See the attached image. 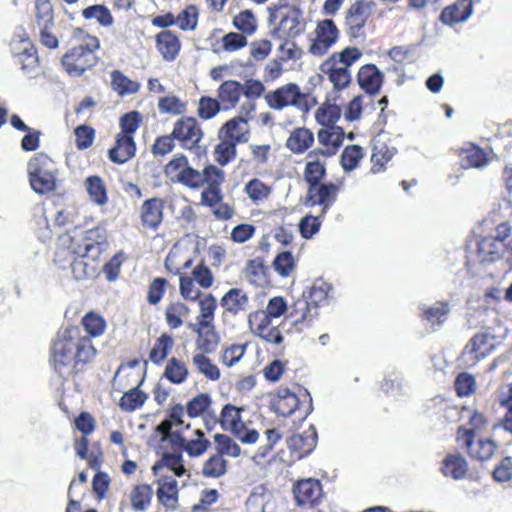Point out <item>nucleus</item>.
<instances>
[{"mask_svg": "<svg viewBox=\"0 0 512 512\" xmlns=\"http://www.w3.org/2000/svg\"><path fill=\"white\" fill-rule=\"evenodd\" d=\"M82 326L88 336L82 335L79 328L70 327L60 332L53 344L52 361L55 370L61 376L77 373L97 354L90 338L104 333L105 320L100 315L90 312L83 317Z\"/></svg>", "mask_w": 512, "mask_h": 512, "instance_id": "nucleus-1", "label": "nucleus"}, {"mask_svg": "<svg viewBox=\"0 0 512 512\" xmlns=\"http://www.w3.org/2000/svg\"><path fill=\"white\" fill-rule=\"evenodd\" d=\"M73 47L63 56L62 65L70 75L80 76L97 63L95 51L100 42L81 28L72 33Z\"/></svg>", "mask_w": 512, "mask_h": 512, "instance_id": "nucleus-2", "label": "nucleus"}, {"mask_svg": "<svg viewBox=\"0 0 512 512\" xmlns=\"http://www.w3.org/2000/svg\"><path fill=\"white\" fill-rule=\"evenodd\" d=\"M96 238H101L99 230L87 231L83 243L76 249L79 257L71 264L72 273L76 280L93 278L97 274L95 259L101 253V242Z\"/></svg>", "mask_w": 512, "mask_h": 512, "instance_id": "nucleus-3", "label": "nucleus"}, {"mask_svg": "<svg viewBox=\"0 0 512 512\" xmlns=\"http://www.w3.org/2000/svg\"><path fill=\"white\" fill-rule=\"evenodd\" d=\"M217 304L212 294H208L199 300V315L197 323L191 327L198 334L197 346L203 352L209 353L216 344L214 331V314Z\"/></svg>", "mask_w": 512, "mask_h": 512, "instance_id": "nucleus-4", "label": "nucleus"}, {"mask_svg": "<svg viewBox=\"0 0 512 512\" xmlns=\"http://www.w3.org/2000/svg\"><path fill=\"white\" fill-rule=\"evenodd\" d=\"M56 165L44 153L35 155L28 162V174L32 189L38 194L52 191L56 185Z\"/></svg>", "mask_w": 512, "mask_h": 512, "instance_id": "nucleus-5", "label": "nucleus"}, {"mask_svg": "<svg viewBox=\"0 0 512 512\" xmlns=\"http://www.w3.org/2000/svg\"><path fill=\"white\" fill-rule=\"evenodd\" d=\"M264 99L269 108L277 111L289 106L302 112H307L310 109L309 95L303 93L299 86L294 83H287L269 91L265 94Z\"/></svg>", "mask_w": 512, "mask_h": 512, "instance_id": "nucleus-6", "label": "nucleus"}, {"mask_svg": "<svg viewBox=\"0 0 512 512\" xmlns=\"http://www.w3.org/2000/svg\"><path fill=\"white\" fill-rule=\"evenodd\" d=\"M447 416L457 415L460 426L457 430V439L462 441L469 438H476L487 429L488 421L486 417L477 410L470 407H449L446 410Z\"/></svg>", "mask_w": 512, "mask_h": 512, "instance_id": "nucleus-7", "label": "nucleus"}, {"mask_svg": "<svg viewBox=\"0 0 512 512\" xmlns=\"http://www.w3.org/2000/svg\"><path fill=\"white\" fill-rule=\"evenodd\" d=\"M278 25L273 29V36L278 39L295 38L305 31L303 12L296 6L284 7L278 12Z\"/></svg>", "mask_w": 512, "mask_h": 512, "instance_id": "nucleus-8", "label": "nucleus"}, {"mask_svg": "<svg viewBox=\"0 0 512 512\" xmlns=\"http://www.w3.org/2000/svg\"><path fill=\"white\" fill-rule=\"evenodd\" d=\"M339 38V30L331 19L318 21L311 34L309 52L314 56L325 55Z\"/></svg>", "mask_w": 512, "mask_h": 512, "instance_id": "nucleus-9", "label": "nucleus"}, {"mask_svg": "<svg viewBox=\"0 0 512 512\" xmlns=\"http://www.w3.org/2000/svg\"><path fill=\"white\" fill-rule=\"evenodd\" d=\"M248 325L254 335L268 343L279 345L283 342L278 324L262 309L255 310L248 315Z\"/></svg>", "mask_w": 512, "mask_h": 512, "instance_id": "nucleus-10", "label": "nucleus"}, {"mask_svg": "<svg viewBox=\"0 0 512 512\" xmlns=\"http://www.w3.org/2000/svg\"><path fill=\"white\" fill-rule=\"evenodd\" d=\"M166 176L174 183L195 188L200 181V171L192 168L184 155H177L165 166Z\"/></svg>", "mask_w": 512, "mask_h": 512, "instance_id": "nucleus-11", "label": "nucleus"}, {"mask_svg": "<svg viewBox=\"0 0 512 512\" xmlns=\"http://www.w3.org/2000/svg\"><path fill=\"white\" fill-rule=\"evenodd\" d=\"M10 48L16 61L21 64L23 72L28 75H36L39 59L30 39L15 36L11 41Z\"/></svg>", "mask_w": 512, "mask_h": 512, "instance_id": "nucleus-12", "label": "nucleus"}, {"mask_svg": "<svg viewBox=\"0 0 512 512\" xmlns=\"http://www.w3.org/2000/svg\"><path fill=\"white\" fill-rule=\"evenodd\" d=\"M375 3L370 0H358L346 11L345 23L352 38L363 35V28L372 15Z\"/></svg>", "mask_w": 512, "mask_h": 512, "instance_id": "nucleus-13", "label": "nucleus"}, {"mask_svg": "<svg viewBox=\"0 0 512 512\" xmlns=\"http://www.w3.org/2000/svg\"><path fill=\"white\" fill-rule=\"evenodd\" d=\"M172 136L184 149H193L203 138V131L194 117H182L175 122Z\"/></svg>", "mask_w": 512, "mask_h": 512, "instance_id": "nucleus-14", "label": "nucleus"}, {"mask_svg": "<svg viewBox=\"0 0 512 512\" xmlns=\"http://www.w3.org/2000/svg\"><path fill=\"white\" fill-rule=\"evenodd\" d=\"M495 348V338L488 332L475 334L466 344L462 358L466 363L475 364L487 357Z\"/></svg>", "mask_w": 512, "mask_h": 512, "instance_id": "nucleus-15", "label": "nucleus"}, {"mask_svg": "<svg viewBox=\"0 0 512 512\" xmlns=\"http://www.w3.org/2000/svg\"><path fill=\"white\" fill-rule=\"evenodd\" d=\"M246 118L239 116L227 121L219 131V139H228L237 143H246L250 137V127L248 124L249 113L255 110V105L248 104Z\"/></svg>", "mask_w": 512, "mask_h": 512, "instance_id": "nucleus-16", "label": "nucleus"}, {"mask_svg": "<svg viewBox=\"0 0 512 512\" xmlns=\"http://www.w3.org/2000/svg\"><path fill=\"white\" fill-rule=\"evenodd\" d=\"M339 186L334 183H319L309 186L307 201L311 206H321L320 216H324L327 210L337 199Z\"/></svg>", "mask_w": 512, "mask_h": 512, "instance_id": "nucleus-17", "label": "nucleus"}, {"mask_svg": "<svg viewBox=\"0 0 512 512\" xmlns=\"http://www.w3.org/2000/svg\"><path fill=\"white\" fill-rule=\"evenodd\" d=\"M384 82V73L372 63L360 67L357 73V83L367 96L377 95Z\"/></svg>", "mask_w": 512, "mask_h": 512, "instance_id": "nucleus-18", "label": "nucleus"}, {"mask_svg": "<svg viewBox=\"0 0 512 512\" xmlns=\"http://www.w3.org/2000/svg\"><path fill=\"white\" fill-rule=\"evenodd\" d=\"M302 295L317 311L328 306L334 299L333 287L323 279H316L312 285L303 291Z\"/></svg>", "mask_w": 512, "mask_h": 512, "instance_id": "nucleus-19", "label": "nucleus"}, {"mask_svg": "<svg viewBox=\"0 0 512 512\" xmlns=\"http://www.w3.org/2000/svg\"><path fill=\"white\" fill-rule=\"evenodd\" d=\"M320 70L337 90H343L351 83L350 69L339 64L335 58H327L320 65Z\"/></svg>", "mask_w": 512, "mask_h": 512, "instance_id": "nucleus-20", "label": "nucleus"}, {"mask_svg": "<svg viewBox=\"0 0 512 512\" xmlns=\"http://www.w3.org/2000/svg\"><path fill=\"white\" fill-rule=\"evenodd\" d=\"M293 493L299 506H312L320 499L322 487L318 480L308 478L297 482Z\"/></svg>", "mask_w": 512, "mask_h": 512, "instance_id": "nucleus-21", "label": "nucleus"}, {"mask_svg": "<svg viewBox=\"0 0 512 512\" xmlns=\"http://www.w3.org/2000/svg\"><path fill=\"white\" fill-rule=\"evenodd\" d=\"M467 449L471 458L479 461L489 460L495 453L497 445L493 439L482 438H469L460 441Z\"/></svg>", "mask_w": 512, "mask_h": 512, "instance_id": "nucleus-22", "label": "nucleus"}, {"mask_svg": "<svg viewBox=\"0 0 512 512\" xmlns=\"http://www.w3.org/2000/svg\"><path fill=\"white\" fill-rule=\"evenodd\" d=\"M273 411L282 417H290L299 410V399L287 388H279L272 400Z\"/></svg>", "mask_w": 512, "mask_h": 512, "instance_id": "nucleus-23", "label": "nucleus"}, {"mask_svg": "<svg viewBox=\"0 0 512 512\" xmlns=\"http://www.w3.org/2000/svg\"><path fill=\"white\" fill-rule=\"evenodd\" d=\"M157 497L167 509L173 510L177 507L178 488L173 475L161 474V477H158Z\"/></svg>", "mask_w": 512, "mask_h": 512, "instance_id": "nucleus-24", "label": "nucleus"}, {"mask_svg": "<svg viewBox=\"0 0 512 512\" xmlns=\"http://www.w3.org/2000/svg\"><path fill=\"white\" fill-rule=\"evenodd\" d=\"M473 13V3L466 0H457L454 4L443 9L440 19L445 25L453 26L467 21Z\"/></svg>", "mask_w": 512, "mask_h": 512, "instance_id": "nucleus-25", "label": "nucleus"}, {"mask_svg": "<svg viewBox=\"0 0 512 512\" xmlns=\"http://www.w3.org/2000/svg\"><path fill=\"white\" fill-rule=\"evenodd\" d=\"M156 48L165 61H174L181 49V42L178 36L170 31L163 30L155 37Z\"/></svg>", "mask_w": 512, "mask_h": 512, "instance_id": "nucleus-26", "label": "nucleus"}, {"mask_svg": "<svg viewBox=\"0 0 512 512\" xmlns=\"http://www.w3.org/2000/svg\"><path fill=\"white\" fill-rule=\"evenodd\" d=\"M243 93L242 84L235 80L223 82L218 90L217 97L223 111H228L236 107Z\"/></svg>", "mask_w": 512, "mask_h": 512, "instance_id": "nucleus-27", "label": "nucleus"}, {"mask_svg": "<svg viewBox=\"0 0 512 512\" xmlns=\"http://www.w3.org/2000/svg\"><path fill=\"white\" fill-rule=\"evenodd\" d=\"M135 152L134 138L124 134H117L115 146L109 150V159L114 163L124 164L135 155Z\"/></svg>", "mask_w": 512, "mask_h": 512, "instance_id": "nucleus-28", "label": "nucleus"}, {"mask_svg": "<svg viewBox=\"0 0 512 512\" xmlns=\"http://www.w3.org/2000/svg\"><path fill=\"white\" fill-rule=\"evenodd\" d=\"M344 130L339 126H330L318 131V140L320 144L326 147L325 150H317L323 156H329L343 144Z\"/></svg>", "mask_w": 512, "mask_h": 512, "instance_id": "nucleus-29", "label": "nucleus"}, {"mask_svg": "<svg viewBox=\"0 0 512 512\" xmlns=\"http://www.w3.org/2000/svg\"><path fill=\"white\" fill-rule=\"evenodd\" d=\"M317 444V433L313 427L300 434L293 435L288 442L290 450L298 453V457H304L314 450Z\"/></svg>", "mask_w": 512, "mask_h": 512, "instance_id": "nucleus-30", "label": "nucleus"}, {"mask_svg": "<svg viewBox=\"0 0 512 512\" xmlns=\"http://www.w3.org/2000/svg\"><path fill=\"white\" fill-rule=\"evenodd\" d=\"M318 316V311L312 307L307 299L302 295L301 298L294 301L288 310L287 318L292 325L312 322Z\"/></svg>", "mask_w": 512, "mask_h": 512, "instance_id": "nucleus-31", "label": "nucleus"}, {"mask_svg": "<svg viewBox=\"0 0 512 512\" xmlns=\"http://www.w3.org/2000/svg\"><path fill=\"white\" fill-rule=\"evenodd\" d=\"M153 473L156 477H161V474L172 472L174 476L181 477L186 473V468L182 463V455L175 453H166L162 458L156 462L152 467Z\"/></svg>", "mask_w": 512, "mask_h": 512, "instance_id": "nucleus-32", "label": "nucleus"}, {"mask_svg": "<svg viewBox=\"0 0 512 512\" xmlns=\"http://www.w3.org/2000/svg\"><path fill=\"white\" fill-rule=\"evenodd\" d=\"M397 150L395 147L388 146L387 144L376 140L373 144L371 155V169L372 174H378L385 171L386 164L392 160Z\"/></svg>", "mask_w": 512, "mask_h": 512, "instance_id": "nucleus-33", "label": "nucleus"}, {"mask_svg": "<svg viewBox=\"0 0 512 512\" xmlns=\"http://www.w3.org/2000/svg\"><path fill=\"white\" fill-rule=\"evenodd\" d=\"M157 109L161 115L179 116L187 112L188 102L174 93H167L159 97Z\"/></svg>", "mask_w": 512, "mask_h": 512, "instance_id": "nucleus-34", "label": "nucleus"}, {"mask_svg": "<svg viewBox=\"0 0 512 512\" xmlns=\"http://www.w3.org/2000/svg\"><path fill=\"white\" fill-rule=\"evenodd\" d=\"M249 303L248 295L241 289L232 288L221 299L222 307L232 315L246 311Z\"/></svg>", "mask_w": 512, "mask_h": 512, "instance_id": "nucleus-35", "label": "nucleus"}, {"mask_svg": "<svg viewBox=\"0 0 512 512\" xmlns=\"http://www.w3.org/2000/svg\"><path fill=\"white\" fill-rule=\"evenodd\" d=\"M314 143V134L308 128L294 129L286 141L287 148L295 154L304 153Z\"/></svg>", "mask_w": 512, "mask_h": 512, "instance_id": "nucleus-36", "label": "nucleus"}, {"mask_svg": "<svg viewBox=\"0 0 512 512\" xmlns=\"http://www.w3.org/2000/svg\"><path fill=\"white\" fill-rule=\"evenodd\" d=\"M141 219L144 226L156 229L163 219V204L153 198L145 201L141 207Z\"/></svg>", "mask_w": 512, "mask_h": 512, "instance_id": "nucleus-37", "label": "nucleus"}, {"mask_svg": "<svg viewBox=\"0 0 512 512\" xmlns=\"http://www.w3.org/2000/svg\"><path fill=\"white\" fill-rule=\"evenodd\" d=\"M461 166L467 168H482L487 162L486 153L474 144H468L461 149Z\"/></svg>", "mask_w": 512, "mask_h": 512, "instance_id": "nucleus-38", "label": "nucleus"}, {"mask_svg": "<svg viewBox=\"0 0 512 512\" xmlns=\"http://www.w3.org/2000/svg\"><path fill=\"white\" fill-rule=\"evenodd\" d=\"M84 186L89 195L90 200L94 204L98 206H104L107 204V188L102 178L96 175L89 176L85 179Z\"/></svg>", "mask_w": 512, "mask_h": 512, "instance_id": "nucleus-39", "label": "nucleus"}, {"mask_svg": "<svg viewBox=\"0 0 512 512\" xmlns=\"http://www.w3.org/2000/svg\"><path fill=\"white\" fill-rule=\"evenodd\" d=\"M441 471L445 476L459 480L465 477L468 471V464L463 456L450 454L443 460Z\"/></svg>", "mask_w": 512, "mask_h": 512, "instance_id": "nucleus-40", "label": "nucleus"}, {"mask_svg": "<svg viewBox=\"0 0 512 512\" xmlns=\"http://www.w3.org/2000/svg\"><path fill=\"white\" fill-rule=\"evenodd\" d=\"M244 192L253 204L261 205L269 199L272 187L258 178H253L245 184Z\"/></svg>", "mask_w": 512, "mask_h": 512, "instance_id": "nucleus-41", "label": "nucleus"}, {"mask_svg": "<svg viewBox=\"0 0 512 512\" xmlns=\"http://www.w3.org/2000/svg\"><path fill=\"white\" fill-rule=\"evenodd\" d=\"M188 375L189 370L184 361L176 357H172L167 361L163 377L170 383L180 385L187 380Z\"/></svg>", "mask_w": 512, "mask_h": 512, "instance_id": "nucleus-42", "label": "nucleus"}, {"mask_svg": "<svg viewBox=\"0 0 512 512\" xmlns=\"http://www.w3.org/2000/svg\"><path fill=\"white\" fill-rule=\"evenodd\" d=\"M424 318L433 326H441L450 313V303L445 300L437 301L431 306H422Z\"/></svg>", "mask_w": 512, "mask_h": 512, "instance_id": "nucleus-43", "label": "nucleus"}, {"mask_svg": "<svg viewBox=\"0 0 512 512\" xmlns=\"http://www.w3.org/2000/svg\"><path fill=\"white\" fill-rule=\"evenodd\" d=\"M111 86L121 97L135 94L140 89V83L128 78L119 70L111 72Z\"/></svg>", "mask_w": 512, "mask_h": 512, "instance_id": "nucleus-44", "label": "nucleus"}, {"mask_svg": "<svg viewBox=\"0 0 512 512\" xmlns=\"http://www.w3.org/2000/svg\"><path fill=\"white\" fill-rule=\"evenodd\" d=\"M382 391L394 398L407 394L408 387L402 374L398 371L389 372L381 384Z\"/></svg>", "mask_w": 512, "mask_h": 512, "instance_id": "nucleus-45", "label": "nucleus"}, {"mask_svg": "<svg viewBox=\"0 0 512 512\" xmlns=\"http://www.w3.org/2000/svg\"><path fill=\"white\" fill-rule=\"evenodd\" d=\"M320 154L318 151L314 150L310 152L307 156V164L305 168L304 177L305 180L313 186L314 184H319L320 180L324 177L326 173L325 164L321 162L317 155Z\"/></svg>", "mask_w": 512, "mask_h": 512, "instance_id": "nucleus-46", "label": "nucleus"}, {"mask_svg": "<svg viewBox=\"0 0 512 512\" xmlns=\"http://www.w3.org/2000/svg\"><path fill=\"white\" fill-rule=\"evenodd\" d=\"M192 364L197 371L211 381H217L221 377V372L203 352H197L192 357Z\"/></svg>", "mask_w": 512, "mask_h": 512, "instance_id": "nucleus-47", "label": "nucleus"}, {"mask_svg": "<svg viewBox=\"0 0 512 512\" xmlns=\"http://www.w3.org/2000/svg\"><path fill=\"white\" fill-rule=\"evenodd\" d=\"M227 472V461L220 454L211 455L204 461L201 469V474L206 478H220Z\"/></svg>", "mask_w": 512, "mask_h": 512, "instance_id": "nucleus-48", "label": "nucleus"}, {"mask_svg": "<svg viewBox=\"0 0 512 512\" xmlns=\"http://www.w3.org/2000/svg\"><path fill=\"white\" fill-rule=\"evenodd\" d=\"M153 489L148 484H141L134 487L130 494L132 508L135 511H145L152 499Z\"/></svg>", "mask_w": 512, "mask_h": 512, "instance_id": "nucleus-49", "label": "nucleus"}, {"mask_svg": "<svg viewBox=\"0 0 512 512\" xmlns=\"http://www.w3.org/2000/svg\"><path fill=\"white\" fill-rule=\"evenodd\" d=\"M174 346L173 338L170 335L162 334L155 342L150 351L149 359L156 365H160L168 356Z\"/></svg>", "mask_w": 512, "mask_h": 512, "instance_id": "nucleus-50", "label": "nucleus"}, {"mask_svg": "<svg viewBox=\"0 0 512 512\" xmlns=\"http://www.w3.org/2000/svg\"><path fill=\"white\" fill-rule=\"evenodd\" d=\"M194 436L186 441L183 450L191 457H200L208 450L211 443L200 429L194 431Z\"/></svg>", "mask_w": 512, "mask_h": 512, "instance_id": "nucleus-51", "label": "nucleus"}, {"mask_svg": "<svg viewBox=\"0 0 512 512\" xmlns=\"http://www.w3.org/2000/svg\"><path fill=\"white\" fill-rule=\"evenodd\" d=\"M190 312L188 306L182 302L170 303L165 311L166 322L172 329H177L183 325V317Z\"/></svg>", "mask_w": 512, "mask_h": 512, "instance_id": "nucleus-52", "label": "nucleus"}, {"mask_svg": "<svg viewBox=\"0 0 512 512\" xmlns=\"http://www.w3.org/2000/svg\"><path fill=\"white\" fill-rule=\"evenodd\" d=\"M341 116V109L338 105L332 103L322 104L316 111L315 118L317 122L326 127L334 126Z\"/></svg>", "mask_w": 512, "mask_h": 512, "instance_id": "nucleus-53", "label": "nucleus"}, {"mask_svg": "<svg viewBox=\"0 0 512 512\" xmlns=\"http://www.w3.org/2000/svg\"><path fill=\"white\" fill-rule=\"evenodd\" d=\"M35 19L38 28L54 26V12L49 0H35Z\"/></svg>", "mask_w": 512, "mask_h": 512, "instance_id": "nucleus-54", "label": "nucleus"}, {"mask_svg": "<svg viewBox=\"0 0 512 512\" xmlns=\"http://www.w3.org/2000/svg\"><path fill=\"white\" fill-rule=\"evenodd\" d=\"M242 409L226 404L221 411V424L225 429H229L234 433L244 423L241 420Z\"/></svg>", "mask_w": 512, "mask_h": 512, "instance_id": "nucleus-55", "label": "nucleus"}, {"mask_svg": "<svg viewBox=\"0 0 512 512\" xmlns=\"http://www.w3.org/2000/svg\"><path fill=\"white\" fill-rule=\"evenodd\" d=\"M225 173L222 169L217 168L216 166L209 165L202 172H200V181L195 186V188H199L206 184V187L220 188L221 184L224 182Z\"/></svg>", "mask_w": 512, "mask_h": 512, "instance_id": "nucleus-56", "label": "nucleus"}, {"mask_svg": "<svg viewBox=\"0 0 512 512\" xmlns=\"http://www.w3.org/2000/svg\"><path fill=\"white\" fill-rule=\"evenodd\" d=\"M236 156V143L228 139H220L214 150V159L221 166L227 165Z\"/></svg>", "mask_w": 512, "mask_h": 512, "instance_id": "nucleus-57", "label": "nucleus"}, {"mask_svg": "<svg viewBox=\"0 0 512 512\" xmlns=\"http://www.w3.org/2000/svg\"><path fill=\"white\" fill-rule=\"evenodd\" d=\"M478 256L481 261L492 262L501 257L499 243L493 238H483L478 242Z\"/></svg>", "mask_w": 512, "mask_h": 512, "instance_id": "nucleus-58", "label": "nucleus"}, {"mask_svg": "<svg viewBox=\"0 0 512 512\" xmlns=\"http://www.w3.org/2000/svg\"><path fill=\"white\" fill-rule=\"evenodd\" d=\"M233 26L245 36L252 35L256 31L257 21L251 11L244 10L234 16Z\"/></svg>", "mask_w": 512, "mask_h": 512, "instance_id": "nucleus-59", "label": "nucleus"}, {"mask_svg": "<svg viewBox=\"0 0 512 512\" xmlns=\"http://www.w3.org/2000/svg\"><path fill=\"white\" fill-rule=\"evenodd\" d=\"M82 15L85 19L97 20L104 27L111 26L114 22L110 10L104 5L89 6L83 10Z\"/></svg>", "mask_w": 512, "mask_h": 512, "instance_id": "nucleus-60", "label": "nucleus"}, {"mask_svg": "<svg viewBox=\"0 0 512 512\" xmlns=\"http://www.w3.org/2000/svg\"><path fill=\"white\" fill-rule=\"evenodd\" d=\"M147 396L138 388H133L126 392L120 399L119 406L124 411H134L141 407Z\"/></svg>", "mask_w": 512, "mask_h": 512, "instance_id": "nucleus-61", "label": "nucleus"}, {"mask_svg": "<svg viewBox=\"0 0 512 512\" xmlns=\"http://www.w3.org/2000/svg\"><path fill=\"white\" fill-rule=\"evenodd\" d=\"M273 267L281 277H289L296 268V262L290 252L284 251L276 256Z\"/></svg>", "mask_w": 512, "mask_h": 512, "instance_id": "nucleus-62", "label": "nucleus"}, {"mask_svg": "<svg viewBox=\"0 0 512 512\" xmlns=\"http://www.w3.org/2000/svg\"><path fill=\"white\" fill-rule=\"evenodd\" d=\"M220 110H222V107L218 99L209 96H202L199 99L197 113L201 119L210 120L214 118Z\"/></svg>", "mask_w": 512, "mask_h": 512, "instance_id": "nucleus-63", "label": "nucleus"}, {"mask_svg": "<svg viewBox=\"0 0 512 512\" xmlns=\"http://www.w3.org/2000/svg\"><path fill=\"white\" fill-rule=\"evenodd\" d=\"M176 19V25L183 31L194 30L198 22V9L194 5L187 6Z\"/></svg>", "mask_w": 512, "mask_h": 512, "instance_id": "nucleus-64", "label": "nucleus"}]
</instances>
